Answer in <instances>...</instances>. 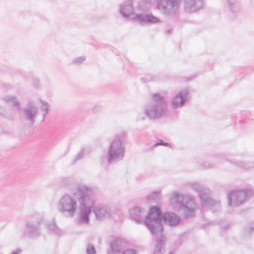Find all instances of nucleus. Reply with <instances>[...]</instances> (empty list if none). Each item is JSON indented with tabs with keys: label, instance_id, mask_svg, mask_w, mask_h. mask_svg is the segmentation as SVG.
<instances>
[{
	"label": "nucleus",
	"instance_id": "38",
	"mask_svg": "<svg viewBox=\"0 0 254 254\" xmlns=\"http://www.w3.org/2000/svg\"><path fill=\"white\" fill-rule=\"evenodd\" d=\"M89 151H87L84 148H82V150H80V158L82 156H84L86 154L89 153Z\"/></svg>",
	"mask_w": 254,
	"mask_h": 254
},
{
	"label": "nucleus",
	"instance_id": "47",
	"mask_svg": "<svg viewBox=\"0 0 254 254\" xmlns=\"http://www.w3.org/2000/svg\"><path fill=\"white\" fill-rule=\"evenodd\" d=\"M212 167V166L211 165L209 166V167Z\"/></svg>",
	"mask_w": 254,
	"mask_h": 254
},
{
	"label": "nucleus",
	"instance_id": "33",
	"mask_svg": "<svg viewBox=\"0 0 254 254\" xmlns=\"http://www.w3.org/2000/svg\"><path fill=\"white\" fill-rule=\"evenodd\" d=\"M122 254H136V251L132 249H127L123 251Z\"/></svg>",
	"mask_w": 254,
	"mask_h": 254
},
{
	"label": "nucleus",
	"instance_id": "11",
	"mask_svg": "<svg viewBox=\"0 0 254 254\" xmlns=\"http://www.w3.org/2000/svg\"><path fill=\"white\" fill-rule=\"evenodd\" d=\"M132 19L141 24H155L161 22L159 18L154 16L152 13H147L136 14Z\"/></svg>",
	"mask_w": 254,
	"mask_h": 254
},
{
	"label": "nucleus",
	"instance_id": "16",
	"mask_svg": "<svg viewBox=\"0 0 254 254\" xmlns=\"http://www.w3.org/2000/svg\"><path fill=\"white\" fill-rule=\"evenodd\" d=\"M119 11L123 17L127 19H129L134 12L132 1L128 0L121 4Z\"/></svg>",
	"mask_w": 254,
	"mask_h": 254
},
{
	"label": "nucleus",
	"instance_id": "21",
	"mask_svg": "<svg viewBox=\"0 0 254 254\" xmlns=\"http://www.w3.org/2000/svg\"><path fill=\"white\" fill-rule=\"evenodd\" d=\"M47 227L49 232L57 236H61L63 234V230L58 227L54 219L52 222L48 223Z\"/></svg>",
	"mask_w": 254,
	"mask_h": 254
},
{
	"label": "nucleus",
	"instance_id": "14",
	"mask_svg": "<svg viewBox=\"0 0 254 254\" xmlns=\"http://www.w3.org/2000/svg\"><path fill=\"white\" fill-rule=\"evenodd\" d=\"M93 212L96 219L98 220L108 218L110 216L111 214L110 208L106 205L102 204H98L95 206H93Z\"/></svg>",
	"mask_w": 254,
	"mask_h": 254
},
{
	"label": "nucleus",
	"instance_id": "22",
	"mask_svg": "<svg viewBox=\"0 0 254 254\" xmlns=\"http://www.w3.org/2000/svg\"><path fill=\"white\" fill-rule=\"evenodd\" d=\"M254 233V222H252L246 226L242 231V236L244 239L250 238Z\"/></svg>",
	"mask_w": 254,
	"mask_h": 254
},
{
	"label": "nucleus",
	"instance_id": "41",
	"mask_svg": "<svg viewBox=\"0 0 254 254\" xmlns=\"http://www.w3.org/2000/svg\"><path fill=\"white\" fill-rule=\"evenodd\" d=\"M172 29H168L166 30V34H170L171 33V32H172Z\"/></svg>",
	"mask_w": 254,
	"mask_h": 254
},
{
	"label": "nucleus",
	"instance_id": "37",
	"mask_svg": "<svg viewBox=\"0 0 254 254\" xmlns=\"http://www.w3.org/2000/svg\"><path fill=\"white\" fill-rule=\"evenodd\" d=\"M79 159V153H78L76 156H75L73 160L72 161L71 164V165L74 164L76 162H77Z\"/></svg>",
	"mask_w": 254,
	"mask_h": 254
},
{
	"label": "nucleus",
	"instance_id": "30",
	"mask_svg": "<svg viewBox=\"0 0 254 254\" xmlns=\"http://www.w3.org/2000/svg\"><path fill=\"white\" fill-rule=\"evenodd\" d=\"M86 251L87 254H96V253L94 247L89 244L87 245Z\"/></svg>",
	"mask_w": 254,
	"mask_h": 254
},
{
	"label": "nucleus",
	"instance_id": "12",
	"mask_svg": "<svg viewBox=\"0 0 254 254\" xmlns=\"http://www.w3.org/2000/svg\"><path fill=\"white\" fill-rule=\"evenodd\" d=\"M127 245L126 241L119 237H113L110 242V250L108 254H116L120 253Z\"/></svg>",
	"mask_w": 254,
	"mask_h": 254
},
{
	"label": "nucleus",
	"instance_id": "9",
	"mask_svg": "<svg viewBox=\"0 0 254 254\" xmlns=\"http://www.w3.org/2000/svg\"><path fill=\"white\" fill-rule=\"evenodd\" d=\"M253 195V191L251 190L231 191L227 194L228 205L238 206L251 198Z\"/></svg>",
	"mask_w": 254,
	"mask_h": 254
},
{
	"label": "nucleus",
	"instance_id": "3",
	"mask_svg": "<svg viewBox=\"0 0 254 254\" xmlns=\"http://www.w3.org/2000/svg\"><path fill=\"white\" fill-rule=\"evenodd\" d=\"M79 200V186H77L76 191L72 195L64 194L58 203V210L62 214L69 218L73 217L77 209V202Z\"/></svg>",
	"mask_w": 254,
	"mask_h": 254
},
{
	"label": "nucleus",
	"instance_id": "23",
	"mask_svg": "<svg viewBox=\"0 0 254 254\" xmlns=\"http://www.w3.org/2000/svg\"><path fill=\"white\" fill-rule=\"evenodd\" d=\"M143 115L150 120H154L160 119L164 116L165 112H141Z\"/></svg>",
	"mask_w": 254,
	"mask_h": 254
},
{
	"label": "nucleus",
	"instance_id": "20",
	"mask_svg": "<svg viewBox=\"0 0 254 254\" xmlns=\"http://www.w3.org/2000/svg\"><path fill=\"white\" fill-rule=\"evenodd\" d=\"M157 237L155 250L153 254H163V246L165 242V237L162 234H159Z\"/></svg>",
	"mask_w": 254,
	"mask_h": 254
},
{
	"label": "nucleus",
	"instance_id": "29",
	"mask_svg": "<svg viewBox=\"0 0 254 254\" xmlns=\"http://www.w3.org/2000/svg\"><path fill=\"white\" fill-rule=\"evenodd\" d=\"M144 80V81L149 82V81H158L159 79L158 77L156 76L151 75H146L144 78H143Z\"/></svg>",
	"mask_w": 254,
	"mask_h": 254
},
{
	"label": "nucleus",
	"instance_id": "18",
	"mask_svg": "<svg viewBox=\"0 0 254 254\" xmlns=\"http://www.w3.org/2000/svg\"><path fill=\"white\" fill-rule=\"evenodd\" d=\"M129 213L131 219L136 223H139L142 221L145 210L140 207L135 206L130 209Z\"/></svg>",
	"mask_w": 254,
	"mask_h": 254
},
{
	"label": "nucleus",
	"instance_id": "4",
	"mask_svg": "<svg viewBox=\"0 0 254 254\" xmlns=\"http://www.w3.org/2000/svg\"><path fill=\"white\" fill-rule=\"evenodd\" d=\"M162 214L159 207L152 206L146 216L144 223L150 233L157 237L162 234L163 231L162 224Z\"/></svg>",
	"mask_w": 254,
	"mask_h": 254
},
{
	"label": "nucleus",
	"instance_id": "40",
	"mask_svg": "<svg viewBox=\"0 0 254 254\" xmlns=\"http://www.w3.org/2000/svg\"><path fill=\"white\" fill-rule=\"evenodd\" d=\"M21 250L20 249H17L12 252L10 254H19Z\"/></svg>",
	"mask_w": 254,
	"mask_h": 254
},
{
	"label": "nucleus",
	"instance_id": "39",
	"mask_svg": "<svg viewBox=\"0 0 254 254\" xmlns=\"http://www.w3.org/2000/svg\"><path fill=\"white\" fill-rule=\"evenodd\" d=\"M102 109V106L99 104L96 105L94 107V110H100Z\"/></svg>",
	"mask_w": 254,
	"mask_h": 254
},
{
	"label": "nucleus",
	"instance_id": "5",
	"mask_svg": "<svg viewBox=\"0 0 254 254\" xmlns=\"http://www.w3.org/2000/svg\"><path fill=\"white\" fill-rule=\"evenodd\" d=\"M124 134L117 135L110 143L107 154V162L112 164L121 161L125 155Z\"/></svg>",
	"mask_w": 254,
	"mask_h": 254
},
{
	"label": "nucleus",
	"instance_id": "35",
	"mask_svg": "<svg viewBox=\"0 0 254 254\" xmlns=\"http://www.w3.org/2000/svg\"><path fill=\"white\" fill-rule=\"evenodd\" d=\"M32 82L35 88H38L39 85V81L37 78H33L32 79Z\"/></svg>",
	"mask_w": 254,
	"mask_h": 254
},
{
	"label": "nucleus",
	"instance_id": "31",
	"mask_svg": "<svg viewBox=\"0 0 254 254\" xmlns=\"http://www.w3.org/2000/svg\"><path fill=\"white\" fill-rule=\"evenodd\" d=\"M24 113L26 119L32 121L36 112H24Z\"/></svg>",
	"mask_w": 254,
	"mask_h": 254
},
{
	"label": "nucleus",
	"instance_id": "32",
	"mask_svg": "<svg viewBox=\"0 0 254 254\" xmlns=\"http://www.w3.org/2000/svg\"><path fill=\"white\" fill-rule=\"evenodd\" d=\"M159 145H163L165 146H167L169 147H171V145L168 142H165L162 140H160L157 142L155 143L154 145V147H156Z\"/></svg>",
	"mask_w": 254,
	"mask_h": 254
},
{
	"label": "nucleus",
	"instance_id": "17",
	"mask_svg": "<svg viewBox=\"0 0 254 254\" xmlns=\"http://www.w3.org/2000/svg\"><path fill=\"white\" fill-rule=\"evenodd\" d=\"M164 223L171 226L178 224L181 221L180 217L173 212H166L162 215Z\"/></svg>",
	"mask_w": 254,
	"mask_h": 254
},
{
	"label": "nucleus",
	"instance_id": "8",
	"mask_svg": "<svg viewBox=\"0 0 254 254\" xmlns=\"http://www.w3.org/2000/svg\"><path fill=\"white\" fill-rule=\"evenodd\" d=\"M191 188L199 192V196L204 208L209 209L213 212H215L219 209L220 202L211 198L207 192L208 190H205L201 185L198 183H194L191 185Z\"/></svg>",
	"mask_w": 254,
	"mask_h": 254
},
{
	"label": "nucleus",
	"instance_id": "46",
	"mask_svg": "<svg viewBox=\"0 0 254 254\" xmlns=\"http://www.w3.org/2000/svg\"><path fill=\"white\" fill-rule=\"evenodd\" d=\"M169 254H174V253L173 252H171Z\"/></svg>",
	"mask_w": 254,
	"mask_h": 254
},
{
	"label": "nucleus",
	"instance_id": "19",
	"mask_svg": "<svg viewBox=\"0 0 254 254\" xmlns=\"http://www.w3.org/2000/svg\"><path fill=\"white\" fill-rule=\"evenodd\" d=\"M2 101L5 104L11 106L17 110L20 109V102L13 95H6L2 97Z\"/></svg>",
	"mask_w": 254,
	"mask_h": 254
},
{
	"label": "nucleus",
	"instance_id": "10",
	"mask_svg": "<svg viewBox=\"0 0 254 254\" xmlns=\"http://www.w3.org/2000/svg\"><path fill=\"white\" fill-rule=\"evenodd\" d=\"M153 102L147 103L144 107V111H165L167 109V102L164 97L159 93L151 95Z\"/></svg>",
	"mask_w": 254,
	"mask_h": 254
},
{
	"label": "nucleus",
	"instance_id": "45",
	"mask_svg": "<svg viewBox=\"0 0 254 254\" xmlns=\"http://www.w3.org/2000/svg\"><path fill=\"white\" fill-rule=\"evenodd\" d=\"M228 226H225L224 227V229H226L227 228Z\"/></svg>",
	"mask_w": 254,
	"mask_h": 254
},
{
	"label": "nucleus",
	"instance_id": "7",
	"mask_svg": "<svg viewBox=\"0 0 254 254\" xmlns=\"http://www.w3.org/2000/svg\"><path fill=\"white\" fill-rule=\"evenodd\" d=\"M172 199L180 205L184 217L188 218L194 216L196 204L191 196L175 192Z\"/></svg>",
	"mask_w": 254,
	"mask_h": 254
},
{
	"label": "nucleus",
	"instance_id": "6",
	"mask_svg": "<svg viewBox=\"0 0 254 254\" xmlns=\"http://www.w3.org/2000/svg\"><path fill=\"white\" fill-rule=\"evenodd\" d=\"M42 221L43 217L38 214H34L28 217L25 222L23 236L32 238L40 237Z\"/></svg>",
	"mask_w": 254,
	"mask_h": 254
},
{
	"label": "nucleus",
	"instance_id": "26",
	"mask_svg": "<svg viewBox=\"0 0 254 254\" xmlns=\"http://www.w3.org/2000/svg\"><path fill=\"white\" fill-rule=\"evenodd\" d=\"M37 108L36 102L34 101H30L24 111H35Z\"/></svg>",
	"mask_w": 254,
	"mask_h": 254
},
{
	"label": "nucleus",
	"instance_id": "15",
	"mask_svg": "<svg viewBox=\"0 0 254 254\" xmlns=\"http://www.w3.org/2000/svg\"><path fill=\"white\" fill-rule=\"evenodd\" d=\"M188 90L185 89L181 91L171 100V107L173 109L183 106L188 100Z\"/></svg>",
	"mask_w": 254,
	"mask_h": 254
},
{
	"label": "nucleus",
	"instance_id": "1",
	"mask_svg": "<svg viewBox=\"0 0 254 254\" xmlns=\"http://www.w3.org/2000/svg\"><path fill=\"white\" fill-rule=\"evenodd\" d=\"M182 0H158L157 8L166 17L177 19ZM183 7L187 14L197 12L205 7L204 0H183Z\"/></svg>",
	"mask_w": 254,
	"mask_h": 254
},
{
	"label": "nucleus",
	"instance_id": "36",
	"mask_svg": "<svg viewBox=\"0 0 254 254\" xmlns=\"http://www.w3.org/2000/svg\"><path fill=\"white\" fill-rule=\"evenodd\" d=\"M79 64V58H75V59L73 60L71 63V65H78Z\"/></svg>",
	"mask_w": 254,
	"mask_h": 254
},
{
	"label": "nucleus",
	"instance_id": "28",
	"mask_svg": "<svg viewBox=\"0 0 254 254\" xmlns=\"http://www.w3.org/2000/svg\"><path fill=\"white\" fill-rule=\"evenodd\" d=\"M39 102L41 104V109L43 111H48L49 109V104L46 101H43L42 99H40L39 100Z\"/></svg>",
	"mask_w": 254,
	"mask_h": 254
},
{
	"label": "nucleus",
	"instance_id": "27",
	"mask_svg": "<svg viewBox=\"0 0 254 254\" xmlns=\"http://www.w3.org/2000/svg\"><path fill=\"white\" fill-rule=\"evenodd\" d=\"M160 194V192L159 191H155L148 195L146 198L148 200H153L157 201L159 198Z\"/></svg>",
	"mask_w": 254,
	"mask_h": 254
},
{
	"label": "nucleus",
	"instance_id": "44",
	"mask_svg": "<svg viewBox=\"0 0 254 254\" xmlns=\"http://www.w3.org/2000/svg\"><path fill=\"white\" fill-rule=\"evenodd\" d=\"M48 113V112H45V114H43V119L45 118V116H46Z\"/></svg>",
	"mask_w": 254,
	"mask_h": 254
},
{
	"label": "nucleus",
	"instance_id": "25",
	"mask_svg": "<svg viewBox=\"0 0 254 254\" xmlns=\"http://www.w3.org/2000/svg\"><path fill=\"white\" fill-rule=\"evenodd\" d=\"M150 4L151 3L149 0H142L139 3V8L141 11H146L150 8Z\"/></svg>",
	"mask_w": 254,
	"mask_h": 254
},
{
	"label": "nucleus",
	"instance_id": "13",
	"mask_svg": "<svg viewBox=\"0 0 254 254\" xmlns=\"http://www.w3.org/2000/svg\"><path fill=\"white\" fill-rule=\"evenodd\" d=\"M223 3L233 18H235L241 12V5L239 0H223Z\"/></svg>",
	"mask_w": 254,
	"mask_h": 254
},
{
	"label": "nucleus",
	"instance_id": "24",
	"mask_svg": "<svg viewBox=\"0 0 254 254\" xmlns=\"http://www.w3.org/2000/svg\"><path fill=\"white\" fill-rule=\"evenodd\" d=\"M77 180L75 179L74 177H69L66 178H64L63 180L62 183L64 185L70 186L71 185H76V187L79 185L76 184Z\"/></svg>",
	"mask_w": 254,
	"mask_h": 254
},
{
	"label": "nucleus",
	"instance_id": "2",
	"mask_svg": "<svg viewBox=\"0 0 254 254\" xmlns=\"http://www.w3.org/2000/svg\"><path fill=\"white\" fill-rule=\"evenodd\" d=\"M94 190L90 186L80 184V224L89 223V215L93 211Z\"/></svg>",
	"mask_w": 254,
	"mask_h": 254
},
{
	"label": "nucleus",
	"instance_id": "42",
	"mask_svg": "<svg viewBox=\"0 0 254 254\" xmlns=\"http://www.w3.org/2000/svg\"><path fill=\"white\" fill-rule=\"evenodd\" d=\"M75 222L77 224H79V216L76 219Z\"/></svg>",
	"mask_w": 254,
	"mask_h": 254
},
{
	"label": "nucleus",
	"instance_id": "43",
	"mask_svg": "<svg viewBox=\"0 0 254 254\" xmlns=\"http://www.w3.org/2000/svg\"><path fill=\"white\" fill-rule=\"evenodd\" d=\"M85 58L84 57H80V63L85 60Z\"/></svg>",
	"mask_w": 254,
	"mask_h": 254
},
{
	"label": "nucleus",
	"instance_id": "34",
	"mask_svg": "<svg viewBox=\"0 0 254 254\" xmlns=\"http://www.w3.org/2000/svg\"><path fill=\"white\" fill-rule=\"evenodd\" d=\"M238 165L246 170H248V169L252 168H254V166H251L250 165H246L245 163H244L243 162H241L240 163V164H239Z\"/></svg>",
	"mask_w": 254,
	"mask_h": 254
}]
</instances>
